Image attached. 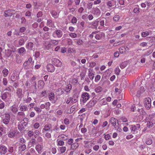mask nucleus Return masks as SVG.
Masks as SVG:
<instances>
[{
	"label": "nucleus",
	"instance_id": "obj_1",
	"mask_svg": "<svg viewBox=\"0 0 155 155\" xmlns=\"http://www.w3.org/2000/svg\"><path fill=\"white\" fill-rule=\"evenodd\" d=\"M90 98L89 94L87 92L83 93L81 95V101L83 103H85Z\"/></svg>",
	"mask_w": 155,
	"mask_h": 155
},
{
	"label": "nucleus",
	"instance_id": "obj_2",
	"mask_svg": "<svg viewBox=\"0 0 155 155\" xmlns=\"http://www.w3.org/2000/svg\"><path fill=\"white\" fill-rule=\"evenodd\" d=\"M144 105L147 109H150L151 106V99L150 98L148 97L145 99Z\"/></svg>",
	"mask_w": 155,
	"mask_h": 155
},
{
	"label": "nucleus",
	"instance_id": "obj_3",
	"mask_svg": "<svg viewBox=\"0 0 155 155\" xmlns=\"http://www.w3.org/2000/svg\"><path fill=\"white\" fill-rule=\"evenodd\" d=\"M34 63V61H32V58L30 57L28 58V61L24 63V65L27 68H29L33 66Z\"/></svg>",
	"mask_w": 155,
	"mask_h": 155
},
{
	"label": "nucleus",
	"instance_id": "obj_4",
	"mask_svg": "<svg viewBox=\"0 0 155 155\" xmlns=\"http://www.w3.org/2000/svg\"><path fill=\"white\" fill-rule=\"evenodd\" d=\"M52 63L57 67H61L62 65L61 62L57 58H53L51 60Z\"/></svg>",
	"mask_w": 155,
	"mask_h": 155
},
{
	"label": "nucleus",
	"instance_id": "obj_5",
	"mask_svg": "<svg viewBox=\"0 0 155 155\" xmlns=\"http://www.w3.org/2000/svg\"><path fill=\"white\" fill-rule=\"evenodd\" d=\"M110 122L112 124L115 129H117L119 125L118 120L114 117L111 118L110 120Z\"/></svg>",
	"mask_w": 155,
	"mask_h": 155
},
{
	"label": "nucleus",
	"instance_id": "obj_6",
	"mask_svg": "<svg viewBox=\"0 0 155 155\" xmlns=\"http://www.w3.org/2000/svg\"><path fill=\"white\" fill-rule=\"evenodd\" d=\"M48 98L49 100L54 103L57 100L58 98L56 96H55L54 93L52 92H51L48 96Z\"/></svg>",
	"mask_w": 155,
	"mask_h": 155
},
{
	"label": "nucleus",
	"instance_id": "obj_7",
	"mask_svg": "<svg viewBox=\"0 0 155 155\" xmlns=\"http://www.w3.org/2000/svg\"><path fill=\"white\" fill-rule=\"evenodd\" d=\"M91 12L94 15L99 16L101 15V11L97 7H93L92 9Z\"/></svg>",
	"mask_w": 155,
	"mask_h": 155
},
{
	"label": "nucleus",
	"instance_id": "obj_8",
	"mask_svg": "<svg viewBox=\"0 0 155 155\" xmlns=\"http://www.w3.org/2000/svg\"><path fill=\"white\" fill-rule=\"evenodd\" d=\"M43 148V144L42 143L38 144L36 145L35 147L36 150L39 154H41L42 152Z\"/></svg>",
	"mask_w": 155,
	"mask_h": 155
},
{
	"label": "nucleus",
	"instance_id": "obj_9",
	"mask_svg": "<svg viewBox=\"0 0 155 155\" xmlns=\"http://www.w3.org/2000/svg\"><path fill=\"white\" fill-rule=\"evenodd\" d=\"M19 75L17 72L14 71L11 76V79L12 81H14L18 79Z\"/></svg>",
	"mask_w": 155,
	"mask_h": 155
},
{
	"label": "nucleus",
	"instance_id": "obj_10",
	"mask_svg": "<svg viewBox=\"0 0 155 155\" xmlns=\"http://www.w3.org/2000/svg\"><path fill=\"white\" fill-rule=\"evenodd\" d=\"M62 35V31L61 30H57L54 31L53 33V35H54V37H57L58 38L61 37Z\"/></svg>",
	"mask_w": 155,
	"mask_h": 155
},
{
	"label": "nucleus",
	"instance_id": "obj_11",
	"mask_svg": "<svg viewBox=\"0 0 155 155\" xmlns=\"http://www.w3.org/2000/svg\"><path fill=\"white\" fill-rule=\"evenodd\" d=\"M5 16L7 17L8 16H11L15 14V11L13 10H9L5 12Z\"/></svg>",
	"mask_w": 155,
	"mask_h": 155
},
{
	"label": "nucleus",
	"instance_id": "obj_12",
	"mask_svg": "<svg viewBox=\"0 0 155 155\" xmlns=\"http://www.w3.org/2000/svg\"><path fill=\"white\" fill-rule=\"evenodd\" d=\"M78 94L77 93L74 94L72 97V100L71 103L74 104L76 103L78 101Z\"/></svg>",
	"mask_w": 155,
	"mask_h": 155
},
{
	"label": "nucleus",
	"instance_id": "obj_13",
	"mask_svg": "<svg viewBox=\"0 0 155 155\" xmlns=\"http://www.w3.org/2000/svg\"><path fill=\"white\" fill-rule=\"evenodd\" d=\"M99 21L98 19H97L95 21L92 22L91 23V26L90 27L94 29H97Z\"/></svg>",
	"mask_w": 155,
	"mask_h": 155
},
{
	"label": "nucleus",
	"instance_id": "obj_14",
	"mask_svg": "<svg viewBox=\"0 0 155 155\" xmlns=\"http://www.w3.org/2000/svg\"><path fill=\"white\" fill-rule=\"evenodd\" d=\"M7 148L3 145H0V153L2 154H5L7 152Z\"/></svg>",
	"mask_w": 155,
	"mask_h": 155
},
{
	"label": "nucleus",
	"instance_id": "obj_15",
	"mask_svg": "<svg viewBox=\"0 0 155 155\" xmlns=\"http://www.w3.org/2000/svg\"><path fill=\"white\" fill-rule=\"evenodd\" d=\"M88 76L90 80H91V81H93L94 77V74L93 72V70L92 69L89 68L88 69Z\"/></svg>",
	"mask_w": 155,
	"mask_h": 155
},
{
	"label": "nucleus",
	"instance_id": "obj_16",
	"mask_svg": "<svg viewBox=\"0 0 155 155\" xmlns=\"http://www.w3.org/2000/svg\"><path fill=\"white\" fill-rule=\"evenodd\" d=\"M120 52L121 54H123L125 53L128 52L129 48L126 46L122 47L119 48Z\"/></svg>",
	"mask_w": 155,
	"mask_h": 155
},
{
	"label": "nucleus",
	"instance_id": "obj_17",
	"mask_svg": "<svg viewBox=\"0 0 155 155\" xmlns=\"http://www.w3.org/2000/svg\"><path fill=\"white\" fill-rule=\"evenodd\" d=\"M51 124H47L44 126V127L42 130V133L49 131L51 128Z\"/></svg>",
	"mask_w": 155,
	"mask_h": 155
},
{
	"label": "nucleus",
	"instance_id": "obj_18",
	"mask_svg": "<svg viewBox=\"0 0 155 155\" xmlns=\"http://www.w3.org/2000/svg\"><path fill=\"white\" fill-rule=\"evenodd\" d=\"M146 121H149L154 122L155 123V117L152 114L148 115L145 119Z\"/></svg>",
	"mask_w": 155,
	"mask_h": 155
},
{
	"label": "nucleus",
	"instance_id": "obj_19",
	"mask_svg": "<svg viewBox=\"0 0 155 155\" xmlns=\"http://www.w3.org/2000/svg\"><path fill=\"white\" fill-rule=\"evenodd\" d=\"M47 69L49 72H53L55 70L54 66L51 64H48L47 66Z\"/></svg>",
	"mask_w": 155,
	"mask_h": 155
},
{
	"label": "nucleus",
	"instance_id": "obj_20",
	"mask_svg": "<svg viewBox=\"0 0 155 155\" xmlns=\"http://www.w3.org/2000/svg\"><path fill=\"white\" fill-rule=\"evenodd\" d=\"M131 130L134 132L137 130H138L140 127V125L139 124H137L135 125H131Z\"/></svg>",
	"mask_w": 155,
	"mask_h": 155
},
{
	"label": "nucleus",
	"instance_id": "obj_21",
	"mask_svg": "<svg viewBox=\"0 0 155 155\" xmlns=\"http://www.w3.org/2000/svg\"><path fill=\"white\" fill-rule=\"evenodd\" d=\"M96 103V101L94 99L91 100L86 105L88 107L90 108L93 106Z\"/></svg>",
	"mask_w": 155,
	"mask_h": 155
},
{
	"label": "nucleus",
	"instance_id": "obj_22",
	"mask_svg": "<svg viewBox=\"0 0 155 155\" xmlns=\"http://www.w3.org/2000/svg\"><path fill=\"white\" fill-rule=\"evenodd\" d=\"M145 91L144 87H140V88L138 89L137 92L136 96L137 97H139Z\"/></svg>",
	"mask_w": 155,
	"mask_h": 155
},
{
	"label": "nucleus",
	"instance_id": "obj_23",
	"mask_svg": "<svg viewBox=\"0 0 155 155\" xmlns=\"http://www.w3.org/2000/svg\"><path fill=\"white\" fill-rule=\"evenodd\" d=\"M25 113L23 112H19L17 115V119L19 120L25 117Z\"/></svg>",
	"mask_w": 155,
	"mask_h": 155
},
{
	"label": "nucleus",
	"instance_id": "obj_24",
	"mask_svg": "<svg viewBox=\"0 0 155 155\" xmlns=\"http://www.w3.org/2000/svg\"><path fill=\"white\" fill-rule=\"evenodd\" d=\"M116 3V2L114 0L108 1L107 3V5L108 6V8H109L110 7L114 6L115 5Z\"/></svg>",
	"mask_w": 155,
	"mask_h": 155
},
{
	"label": "nucleus",
	"instance_id": "obj_25",
	"mask_svg": "<svg viewBox=\"0 0 155 155\" xmlns=\"http://www.w3.org/2000/svg\"><path fill=\"white\" fill-rule=\"evenodd\" d=\"M44 82L41 80H39L38 82V87L39 89H42L44 86Z\"/></svg>",
	"mask_w": 155,
	"mask_h": 155
},
{
	"label": "nucleus",
	"instance_id": "obj_26",
	"mask_svg": "<svg viewBox=\"0 0 155 155\" xmlns=\"http://www.w3.org/2000/svg\"><path fill=\"white\" fill-rule=\"evenodd\" d=\"M104 33L102 32H100L95 35V37L96 39L97 40L100 39L102 37H104Z\"/></svg>",
	"mask_w": 155,
	"mask_h": 155
},
{
	"label": "nucleus",
	"instance_id": "obj_27",
	"mask_svg": "<svg viewBox=\"0 0 155 155\" xmlns=\"http://www.w3.org/2000/svg\"><path fill=\"white\" fill-rule=\"evenodd\" d=\"M34 47V44L32 42H28L26 45V48L29 50H33Z\"/></svg>",
	"mask_w": 155,
	"mask_h": 155
},
{
	"label": "nucleus",
	"instance_id": "obj_28",
	"mask_svg": "<svg viewBox=\"0 0 155 155\" xmlns=\"http://www.w3.org/2000/svg\"><path fill=\"white\" fill-rule=\"evenodd\" d=\"M20 110L22 111H25L28 110V108L25 105L20 104L19 105Z\"/></svg>",
	"mask_w": 155,
	"mask_h": 155
},
{
	"label": "nucleus",
	"instance_id": "obj_29",
	"mask_svg": "<svg viewBox=\"0 0 155 155\" xmlns=\"http://www.w3.org/2000/svg\"><path fill=\"white\" fill-rule=\"evenodd\" d=\"M84 147L85 148H89L91 147V143L88 141H84Z\"/></svg>",
	"mask_w": 155,
	"mask_h": 155
},
{
	"label": "nucleus",
	"instance_id": "obj_30",
	"mask_svg": "<svg viewBox=\"0 0 155 155\" xmlns=\"http://www.w3.org/2000/svg\"><path fill=\"white\" fill-rule=\"evenodd\" d=\"M16 94L17 96L19 98H21L22 97V90L21 89L18 88Z\"/></svg>",
	"mask_w": 155,
	"mask_h": 155
},
{
	"label": "nucleus",
	"instance_id": "obj_31",
	"mask_svg": "<svg viewBox=\"0 0 155 155\" xmlns=\"http://www.w3.org/2000/svg\"><path fill=\"white\" fill-rule=\"evenodd\" d=\"M106 100L105 98H103L99 101V104L100 106H102L107 104V103Z\"/></svg>",
	"mask_w": 155,
	"mask_h": 155
},
{
	"label": "nucleus",
	"instance_id": "obj_32",
	"mask_svg": "<svg viewBox=\"0 0 155 155\" xmlns=\"http://www.w3.org/2000/svg\"><path fill=\"white\" fill-rule=\"evenodd\" d=\"M10 109L14 114L16 113L18 111V107L15 106H12L10 107Z\"/></svg>",
	"mask_w": 155,
	"mask_h": 155
},
{
	"label": "nucleus",
	"instance_id": "obj_33",
	"mask_svg": "<svg viewBox=\"0 0 155 155\" xmlns=\"http://www.w3.org/2000/svg\"><path fill=\"white\" fill-rule=\"evenodd\" d=\"M79 146V145L78 143L77 142L74 143H73L71 145V148L72 150H75L77 149Z\"/></svg>",
	"mask_w": 155,
	"mask_h": 155
},
{
	"label": "nucleus",
	"instance_id": "obj_34",
	"mask_svg": "<svg viewBox=\"0 0 155 155\" xmlns=\"http://www.w3.org/2000/svg\"><path fill=\"white\" fill-rule=\"evenodd\" d=\"M33 2L35 8H38L39 7L42 5V3L40 2H37L36 0H34Z\"/></svg>",
	"mask_w": 155,
	"mask_h": 155
},
{
	"label": "nucleus",
	"instance_id": "obj_35",
	"mask_svg": "<svg viewBox=\"0 0 155 155\" xmlns=\"http://www.w3.org/2000/svg\"><path fill=\"white\" fill-rule=\"evenodd\" d=\"M9 71L8 69L6 68H4L2 71V74L4 77H7Z\"/></svg>",
	"mask_w": 155,
	"mask_h": 155
},
{
	"label": "nucleus",
	"instance_id": "obj_36",
	"mask_svg": "<svg viewBox=\"0 0 155 155\" xmlns=\"http://www.w3.org/2000/svg\"><path fill=\"white\" fill-rule=\"evenodd\" d=\"M51 13L52 17L54 18H57L58 16V14L54 10H52L51 12Z\"/></svg>",
	"mask_w": 155,
	"mask_h": 155
},
{
	"label": "nucleus",
	"instance_id": "obj_37",
	"mask_svg": "<svg viewBox=\"0 0 155 155\" xmlns=\"http://www.w3.org/2000/svg\"><path fill=\"white\" fill-rule=\"evenodd\" d=\"M72 86L71 85L69 84H68L66 87L65 88V92L67 93L69 92L70 91L72 88Z\"/></svg>",
	"mask_w": 155,
	"mask_h": 155
},
{
	"label": "nucleus",
	"instance_id": "obj_38",
	"mask_svg": "<svg viewBox=\"0 0 155 155\" xmlns=\"http://www.w3.org/2000/svg\"><path fill=\"white\" fill-rule=\"evenodd\" d=\"M16 132L15 131H10L8 133V135L9 137L12 138L15 137Z\"/></svg>",
	"mask_w": 155,
	"mask_h": 155
},
{
	"label": "nucleus",
	"instance_id": "obj_39",
	"mask_svg": "<svg viewBox=\"0 0 155 155\" xmlns=\"http://www.w3.org/2000/svg\"><path fill=\"white\" fill-rule=\"evenodd\" d=\"M19 150L21 152L24 151L26 149V146L25 144H21L19 147Z\"/></svg>",
	"mask_w": 155,
	"mask_h": 155
},
{
	"label": "nucleus",
	"instance_id": "obj_40",
	"mask_svg": "<svg viewBox=\"0 0 155 155\" xmlns=\"http://www.w3.org/2000/svg\"><path fill=\"white\" fill-rule=\"evenodd\" d=\"M153 52V50H147L146 52L144 53L143 55V57H145L148 55H149L150 54Z\"/></svg>",
	"mask_w": 155,
	"mask_h": 155
},
{
	"label": "nucleus",
	"instance_id": "obj_41",
	"mask_svg": "<svg viewBox=\"0 0 155 155\" xmlns=\"http://www.w3.org/2000/svg\"><path fill=\"white\" fill-rule=\"evenodd\" d=\"M57 142L58 146H62L64 145V142L63 140H57Z\"/></svg>",
	"mask_w": 155,
	"mask_h": 155
},
{
	"label": "nucleus",
	"instance_id": "obj_42",
	"mask_svg": "<svg viewBox=\"0 0 155 155\" xmlns=\"http://www.w3.org/2000/svg\"><path fill=\"white\" fill-rule=\"evenodd\" d=\"M59 148L60 150V152L61 153H64L66 150V147L65 146H62L59 147Z\"/></svg>",
	"mask_w": 155,
	"mask_h": 155
},
{
	"label": "nucleus",
	"instance_id": "obj_43",
	"mask_svg": "<svg viewBox=\"0 0 155 155\" xmlns=\"http://www.w3.org/2000/svg\"><path fill=\"white\" fill-rule=\"evenodd\" d=\"M102 90V87L101 86H98L95 88V91L97 93H99Z\"/></svg>",
	"mask_w": 155,
	"mask_h": 155
},
{
	"label": "nucleus",
	"instance_id": "obj_44",
	"mask_svg": "<svg viewBox=\"0 0 155 155\" xmlns=\"http://www.w3.org/2000/svg\"><path fill=\"white\" fill-rule=\"evenodd\" d=\"M147 122V125L148 127H150L153 126L154 122L149 121H146Z\"/></svg>",
	"mask_w": 155,
	"mask_h": 155
},
{
	"label": "nucleus",
	"instance_id": "obj_45",
	"mask_svg": "<svg viewBox=\"0 0 155 155\" xmlns=\"http://www.w3.org/2000/svg\"><path fill=\"white\" fill-rule=\"evenodd\" d=\"M64 91V89L62 88H60L58 89L57 91L58 92V95H61L63 94Z\"/></svg>",
	"mask_w": 155,
	"mask_h": 155
},
{
	"label": "nucleus",
	"instance_id": "obj_46",
	"mask_svg": "<svg viewBox=\"0 0 155 155\" xmlns=\"http://www.w3.org/2000/svg\"><path fill=\"white\" fill-rule=\"evenodd\" d=\"M59 137L63 140H67V136L64 135V134H61L59 136Z\"/></svg>",
	"mask_w": 155,
	"mask_h": 155
},
{
	"label": "nucleus",
	"instance_id": "obj_47",
	"mask_svg": "<svg viewBox=\"0 0 155 155\" xmlns=\"http://www.w3.org/2000/svg\"><path fill=\"white\" fill-rule=\"evenodd\" d=\"M115 73L117 75H118L120 74V70L118 67H116L115 70Z\"/></svg>",
	"mask_w": 155,
	"mask_h": 155
},
{
	"label": "nucleus",
	"instance_id": "obj_48",
	"mask_svg": "<svg viewBox=\"0 0 155 155\" xmlns=\"http://www.w3.org/2000/svg\"><path fill=\"white\" fill-rule=\"evenodd\" d=\"M127 65V63L126 62H122L120 65V68L122 69L124 68Z\"/></svg>",
	"mask_w": 155,
	"mask_h": 155
},
{
	"label": "nucleus",
	"instance_id": "obj_49",
	"mask_svg": "<svg viewBox=\"0 0 155 155\" xmlns=\"http://www.w3.org/2000/svg\"><path fill=\"white\" fill-rule=\"evenodd\" d=\"M1 97L3 101H5V100L7 98V95L5 93H4L1 94Z\"/></svg>",
	"mask_w": 155,
	"mask_h": 155
},
{
	"label": "nucleus",
	"instance_id": "obj_50",
	"mask_svg": "<svg viewBox=\"0 0 155 155\" xmlns=\"http://www.w3.org/2000/svg\"><path fill=\"white\" fill-rule=\"evenodd\" d=\"M47 95V92L46 91H42L40 94L39 96L40 97H42Z\"/></svg>",
	"mask_w": 155,
	"mask_h": 155
},
{
	"label": "nucleus",
	"instance_id": "obj_51",
	"mask_svg": "<svg viewBox=\"0 0 155 155\" xmlns=\"http://www.w3.org/2000/svg\"><path fill=\"white\" fill-rule=\"evenodd\" d=\"M119 16L117 15H115L113 18L115 22L118 21L119 20Z\"/></svg>",
	"mask_w": 155,
	"mask_h": 155
},
{
	"label": "nucleus",
	"instance_id": "obj_52",
	"mask_svg": "<svg viewBox=\"0 0 155 155\" xmlns=\"http://www.w3.org/2000/svg\"><path fill=\"white\" fill-rule=\"evenodd\" d=\"M146 143L147 145H150L152 143V140L151 139L148 138L147 139Z\"/></svg>",
	"mask_w": 155,
	"mask_h": 155
},
{
	"label": "nucleus",
	"instance_id": "obj_53",
	"mask_svg": "<svg viewBox=\"0 0 155 155\" xmlns=\"http://www.w3.org/2000/svg\"><path fill=\"white\" fill-rule=\"evenodd\" d=\"M33 126L35 129H37L40 126V124L38 122H35L33 124Z\"/></svg>",
	"mask_w": 155,
	"mask_h": 155
},
{
	"label": "nucleus",
	"instance_id": "obj_54",
	"mask_svg": "<svg viewBox=\"0 0 155 155\" xmlns=\"http://www.w3.org/2000/svg\"><path fill=\"white\" fill-rule=\"evenodd\" d=\"M44 104H45V108L46 109L48 110L50 106V103L49 102H45Z\"/></svg>",
	"mask_w": 155,
	"mask_h": 155
},
{
	"label": "nucleus",
	"instance_id": "obj_55",
	"mask_svg": "<svg viewBox=\"0 0 155 155\" xmlns=\"http://www.w3.org/2000/svg\"><path fill=\"white\" fill-rule=\"evenodd\" d=\"M93 4V3L92 2H89L87 3V8L89 9H91L92 7V5Z\"/></svg>",
	"mask_w": 155,
	"mask_h": 155
},
{
	"label": "nucleus",
	"instance_id": "obj_56",
	"mask_svg": "<svg viewBox=\"0 0 155 155\" xmlns=\"http://www.w3.org/2000/svg\"><path fill=\"white\" fill-rule=\"evenodd\" d=\"M101 76L99 74H97L95 77V81L98 82L101 79Z\"/></svg>",
	"mask_w": 155,
	"mask_h": 155
},
{
	"label": "nucleus",
	"instance_id": "obj_57",
	"mask_svg": "<svg viewBox=\"0 0 155 155\" xmlns=\"http://www.w3.org/2000/svg\"><path fill=\"white\" fill-rule=\"evenodd\" d=\"M45 137L49 140H51V135L50 133L47 132L45 134Z\"/></svg>",
	"mask_w": 155,
	"mask_h": 155
},
{
	"label": "nucleus",
	"instance_id": "obj_58",
	"mask_svg": "<svg viewBox=\"0 0 155 155\" xmlns=\"http://www.w3.org/2000/svg\"><path fill=\"white\" fill-rule=\"evenodd\" d=\"M77 21V19L76 17H73L71 20V22L73 24H76Z\"/></svg>",
	"mask_w": 155,
	"mask_h": 155
},
{
	"label": "nucleus",
	"instance_id": "obj_59",
	"mask_svg": "<svg viewBox=\"0 0 155 155\" xmlns=\"http://www.w3.org/2000/svg\"><path fill=\"white\" fill-rule=\"evenodd\" d=\"M149 35V33L148 31L143 32L141 33V36L142 37H145Z\"/></svg>",
	"mask_w": 155,
	"mask_h": 155
},
{
	"label": "nucleus",
	"instance_id": "obj_60",
	"mask_svg": "<svg viewBox=\"0 0 155 155\" xmlns=\"http://www.w3.org/2000/svg\"><path fill=\"white\" fill-rule=\"evenodd\" d=\"M24 40L23 38H21L19 40L18 43L21 46L24 45Z\"/></svg>",
	"mask_w": 155,
	"mask_h": 155
},
{
	"label": "nucleus",
	"instance_id": "obj_61",
	"mask_svg": "<svg viewBox=\"0 0 155 155\" xmlns=\"http://www.w3.org/2000/svg\"><path fill=\"white\" fill-rule=\"evenodd\" d=\"M69 36L71 37L72 38H75L77 37V35L75 33H71L69 34Z\"/></svg>",
	"mask_w": 155,
	"mask_h": 155
},
{
	"label": "nucleus",
	"instance_id": "obj_62",
	"mask_svg": "<svg viewBox=\"0 0 155 155\" xmlns=\"http://www.w3.org/2000/svg\"><path fill=\"white\" fill-rule=\"evenodd\" d=\"M25 50L24 48L21 47L19 49L18 52L19 54H22Z\"/></svg>",
	"mask_w": 155,
	"mask_h": 155
},
{
	"label": "nucleus",
	"instance_id": "obj_63",
	"mask_svg": "<svg viewBox=\"0 0 155 155\" xmlns=\"http://www.w3.org/2000/svg\"><path fill=\"white\" fill-rule=\"evenodd\" d=\"M34 109L38 113L41 112V108L37 107H34Z\"/></svg>",
	"mask_w": 155,
	"mask_h": 155
},
{
	"label": "nucleus",
	"instance_id": "obj_64",
	"mask_svg": "<svg viewBox=\"0 0 155 155\" xmlns=\"http://www.w3.org/2000/svg\"><path fill=\"white\" fill-rule=\"evenodd\" d=\"M50 42L51 44L56 45L58 44V41L55 40H51Z\"/></svg>",
	"mask_w": 155,
	"mask_h": 155
}]
</instances>
